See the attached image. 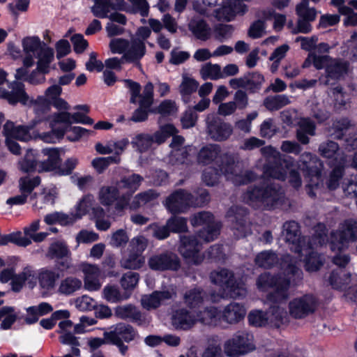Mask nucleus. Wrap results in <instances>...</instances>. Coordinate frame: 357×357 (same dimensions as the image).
I'll return each mask as SVG.
<instances>
[{"instance_id": "obj_1", "label": "nucleus", "mask_w": 357, "mask_h": 357, "mask_svg": "<svg viewBox=\"0 0 357 357\" xmlns=\"http://www.w3.org/2000/svg\"><path fill=\"white\" fill-rule=\"evenodd\" d=\"M261 153L266 158L262 167L263 178L259 183L250 185L243 194L245 203L255 209L271 211L281 206L284 199V191L282 185L273 178L284 181L289 172V182L295 189L302 184L298 171L292 169L295 160L289 155L282 154L272 146L261 148Z\"/></svg>"}, {"instance_id": "obj_2", "label": "nucleus", "mask_w": 357, "mask_h": 357, "mask_svg": "<svg viewBox=\"0 0 357 357\" xmlns=\"http://www.w3.org/2000/svg\"><path fill=\"white\" fill-rule=\"evenodd\" d=\"M197 162L207 165L215 162L219 171L227 180L235 185H248L259 178L252 170L243 171V165L235 153L221 154V148L218 144H208L202 147L197 153Z\"/></svg>"}, {"instance_id": "obj_3", "label": "nucleus", "mask_w": 357, "mask_h": 357, "mask_svg": "<svg viewBox=\"0 0 357 357\" xmlns=\"http://www.w3.org/2000/svg\"><path fill=\"white\" fill-rule=\"evenodd\" d=\"M303 271L294 264H289L284 274L271 275L270 273L260 274L256 281L260 291H266L274 288L267 296V300L273 304L285 302L289 296L291 285L296 286L303 280Z\"/></svg>"}, {"instance_id": "obj_4", "label": "nucleus", "mask_w": 357, "mask_h": 357, "mask_svg": "<svg viewBox=\"0 0 357 357\" xmlns=\"http://www.w3.org/2000/svg\"><path fill=\"white\" fill-rule=\"evenodd\" d=\"M314 234L312 236H301L299 224L294 220L287 221L282 226V234L285 240L291 245L290 249L292 252L301 255L303 248L305 249L312 248V241L317 240L320 245H324L328 242L326 226L324 223H317L314 227Z\"/></svg>"}, {"instance_id": "obj_5", "label": "nucleus", "mask_w": 357, "mask_h": 357, "mask_svg": "<svg viewBox=\"0 0 357 357\" xmlns=\"http://www.w3.org/2000/svg\"><path fill=\"white\" fill-rule=\"evenodd\" d=\"M300 168L305 173V176L310 178V182L306 185L305 190L307 195L314 198L317 194L321 192L322 187L321 160L314 154L310 152H304L300 155Z\"/></svg>"}, {"instance_id": "obj_6", "label": "nucleus", "mask_w": 357, "mask_h": 357, "mask_svg": "<svg viewBox=\"0 0 357 357\" xmlns=\"http://www.w3.org/2000/svg\"><path fill=\"white\" fill-rule=\"evenodd\" d=\"M210 279L213 284L221 287L231 298H243L247 294L245 284L241 280H236L234 273L227 268L212 271Z\"/></svg>"}, {"instance_id": "obj_7", "label": "nucleus", "mask_w": 357, "mask_h": 357, "mask_svg": "<svg viewBox=\"0 0 357 357\" xmlns=\"http://www.w3.org/2000/svg\"><path fill=\"white\" fill-rule=\"evenodd\" d=\"M23 50L26 54L33 53L38 61V68L46 70L47 64L54 60V52L45 43L40 40L38 36H27L23 38Z\"/></svg>"}, {"instance_id": "obj_8", "label": "nucleus", "mask_w": 357, "mask_h": 357, "mask_svg": "<svg viewBox=\"0 0 357 357\" xmlns=\"http://www.w3.org/2000/svg\"><path fill=\"white\" fill-rule=\"evenodd\" d=\"M357 241V220H344L340 229L331 233L329 244L332 251H341L347 247L349 242Z\"/></svg>"}, {"instance_id": "obj_9", "label": "nucleus", "mask_w": 357, "mask_h": 357, "mask_svg": "<svg viewBox=\"0 0 357 357\" xmlns=\"http://www.w3.org/2000/svg\"><path fill=\"white\" fill-rule=\"evenodd\" d=\"M94 4L91 8L93 15L98 18H109L110 22H117L123 26L127 22L126 17L119 13H111L112 10H123L125 8V0H102L98 3L93 0Z\"/></svg>"}, {"instance_id": "obj_10", "label": "nucleus", "mask_w": 357, "mask_h": 357, "mask_svg": "<svg viewBox=\"0 0 357 357\" xmlns=\"http://www.w3.org/2000/svg\"><path fill=\"white\" fill-rule=\"evenodd\" d=\"M190 221L193 227L204 226L197 234L206 243L214 241L220 234L222 224L214 220V216L211 212H199L192 217Z\"/></svg>"}, {"instance_id": "obj_11", "label": "nucleus", "mask_w": 357, "mask_h": 357, "mask_svg": "<svg viewBox=\"0 0 357 357\" xmlns=\"http://www.w3.org/2000/svg\"><path fill=\"white\" fill-rule=\"evenodd\" d=\"M253 335L238 331L224 344L225 354L229 357H238L255 350Z\"/></svg>"}, {"instance_id": "obj_12", "label": "nucleus", "mask_w": 357, "mask_h": 357, "mask_svg": "<svg viewBox=\"0 0 357 357\" xmlns=\"http://www.w3.org/2000/svg\"><path fill=\"white\" fill-rule=\"evenodd\" d=\"M248 213L246 208L237 206H231L227 212L226 217L231 222V229L236 239L252 234L251 225L247 221Z\"/></svg>"}, {"instance_id": "obj_13", "label": "nucleus", "mask_w": 357, "mask_h": 357, "mask_svg": "<svg viewBox=\"0 0 357 357\" xmlns=\"http://www.w3.org/2000/svg\"><path fill=\"white\" fill-rule=\"evenodd\" d=\"M130 194L120 195L119 188L116 185H103L98 192L100 203L105 206H110L115 203V211L122 213L130 204Z\"/></svg>"}, {"instance_id": "obj_14", "label": "nucleus", "mask_w": 357, "mask_h": 357, "mask_svg": "<svg viewBox=\"0 0 357 357\" xmlns=\"http://www.w3.org/2000/svg\"><path fill=\"white\" fill-rule=\"evenodd\" d=\"M318 299L307 294L292 299L288 305L289 314L296 319H301L313 314L318 306Z\"/></svg>"}, {"instance_id": "obj_15", "label": "nucleus", "mask_w": 357, "mask_h": 357, "mask_svg": "<svg viewBox=\"0 0 357 357\" xmlns=\"http://www.w3.org/2000/svg\"><path fill=\"white\" fill-rule=\"evenodd\" d=\"M164 205L172 214L183 213L190 206H197L198 203L194 196L185 190L179 189L170 194L165 199Z\"/></svg>"}, {"instance_id": "obj_16", "label": "nucleus", "mask_w": 357, "mask_h": 357, "mask_svg": "<svg viewBox=\"0 0 357 357\" xmlns=\"http://www.w3.org/2000/svg\"><path fill=\"white\" fill-rule=\"evenodd\" d=\"M148 266L155 271H177L181 264L176 254L165 251L151 255L148 259Z\"/></svg>"}, {"instance_id": "obj_17", "label": "nucleus", "mask_w": 357, "mask_h": 357, "mask_svg": "<svg viewBox=\"0 0 357 357\" xmlns=\"http://www.w3.org/2000/svg\"><path fill=\"white\" fill-rule=\"evenodd\" d=\"M333 263L340 268H344L350 261L348 255L337 254L333 258ZM351 275L342 268L333 270L328 278L329 284L333 289H344L350 282Z\"/></svg>"}, {"instance_id": "obj_18", "label": "nucleus", "mask_w": 357, "mask_h": 357, "mask_svg": "<svg viewBox=\"0 0 357 357\" xmlns=\"http://www.w3.org/2000/svg\"><path fill=\"white\" fill-rule=\"evenodd\" d=\"M206 128L211 139L218 142L227 140L233 132V127L230 123L213 114L207 116Z\"/></svg>"}, {"instance_id": "obj_19", "label": "nucleus", "mask_w": 357, "mask_h": 357, "mask_svg": "<svg viewBox=\"0 0 357 357\" xmlns=\"http://www.w3.org/2000/svg\"><path fill=\"white\" fill-rule=\"evenodd\" d=\"M264 82L263 75L258 72H252L242 77L230 79L229 85L234 89L243 88L250 93H255L261 89Z\"/></svg>"}, {"instance_id": "obj_20", "label": "nucleus", "mask_w": 357, "mask_h": 357, "mask_svg": "<svg viewBox=\"0 0 357 357\" xmlns=\"http://www.w3.org/2000/svg\"><path fill=\"white\" fill-rule=\"evenodd\" d=\"M198 236H181L179 252L181 255L187 259L198 264L202 261V258L199 255L202 250V243L198 240Z\"/></svg>"}, {"instance_id": "obj_21", "label": "nucleus", "mask_w": 357, "mask_h": 357, "mask_svg": "<svg viewBox=\"0 0 357 357\" xmlns=\"http://www.w3.org/2000/svg\"><path fill=\"white\" fill-rule=\"evenodd\" d=\"M10 91L0 88V98L6 99L9 104L15 105L18 102L24 105L29 103V97L25 91L24 84L13 81L8 84Z\"/></svg>"}, {"instance_id": "obj_22", "label": "nucleus", "mask_w": 357, "mask_h": 357, "mask_svg": "<svg viewBox=\"0 0 357 357\" xmlns=\"http://www.w3.org/2000/svg\"><path fill=\"white\" fill-rule=\"evenodd\" d=\"M37 125V121H31L27 126H15L13 122L8 121L3 126V132L6 137H13L20 141L28 142L34 138L31 130Z\"/></svg>"}, {"instance_id": "obj_23", "label": "nucleus", "mask_w": 357, "mask_h": 357, "mask_svg": "<svg viewBox=\"0 0 357 357\" xmlns=\"http://www.w3.org/2000/svg\"><path fill=\"white\" fill-rule=\"evenodd\" d=\"M215 10V16L218 20L231 21L236 15H244L248 11L247 6L241 0H229L223 2Z\"/></svg>"}, {"instance_id": "obj_24", "label": "nucleus", "mask_w": 357, "mask_h": 357, "mask_svg": "<svg viewBox=\"0 0 357 357\" xmlns=\"http://www.w3.org/2000/svg\"><path fill=\"white\" fill-rule=\"evenodd\" d=\"M349 64L341 59H332L326 68L325 76L319 79L321 85L327 86L331 84V80L337 81L347 74Z\"/></svg>"}, {"instance_id": "obj_25", "label": "nucleus", "mask_w": 357, "mask_h": 357, "mask_svg": "<svg viewBox=\"0 0 357 357\" xmlns=\"http://www.w3.org/2000/svg\"><path fill=\"white\" fill-rule=\"evenodd\" d=\"M84 273V286L89 291H96L100 289L101 271L98 266L95 264H84L82 266Z\"/></svg>"}, {"instance_id": "obj_26", "label": "nucleus", "mask_w": 357, "mask_h": 357, "mask_svg": "<svg viewBox=\"0 0 357 357\" xmlns=\"http://www.w3.org/2000/svg\"><path fill=\"white\" fill-rule=\"evenodd\" d=\"M220 319L229 324H236L242 321L246 315L245 306L236 302H231L222 310H220Z\"/></svg>"}, {"instance_id": "obj_27", "label": "nucleus", "mask_w": 357, "mask_h": 357, "mask_svg": "<svg viewBox=\"0 0 357 357\" xmlns=\"http://www.w3.org/2000/svg\"><path fill=\"white\" fill-rule=\"evenodd\" d=\"M137 335V333L134 328L125 323L117 324L113 330L104 333L105 340H114L116 339L126 342L134 340Z\"/></svg>"}, {"instance_id": "obj_28", "label": "nucleus", "mask_w": 357, "mask_h": 357, "mask_svg": "<svg viewBox=\"0 0 357 357\" xmlns=\"http://www.w3.org/2000/svg\"><path fill=\"white\" fill-rule=\"evenodd\" d=\"M176 296L174 289L165 291H155L150 295L142 298V304L147 310L158 307L163 302L172 299Z\"/></svg>"}, {"instance_id": "obj_29", "label": "nucleus", "mask_w": 357, "mask_h": 357, "mask_svg": "<svg viewBox=\"0 0 357 357\" xmlns=\"http://www.w3.org/2000/svg\"><path fill=\"white\" fill-rule=\"evenodd\" d=\"M189 31L198 40L206 41L212 34V30L206 21L200 16H193L189 21Z\"/></svg>"}, {"instance_id": "obj_30", "label": "nucleus", "mask_w": 357, "mask_h": 357, "mask_svg": "<svg viewBox=\"0 0 357 357\" xmlns=\"http://www.w3.org/2000/svg\"><path fill=\"white\" fill-rule=\"evenodd\" d=\"M146 52L145 43L139 38H132L129 43L127 51L123 54L126 62L136 63L140 66V60Z\"/></svg>"}, {"instance_id": "obj_31", "label": "nucleus", "mask_w": 357, "mask_h": 357, "mask_svg": "<svg viewBox=\"0 0 357 357\" xmlns=\"http://www.w3.org/2000/svg\"><path fill=\"white\" fill-rule=\"evenodd\" d=\"M172 324L176 329L187 331L196 324V317L185 308H181L173 312Z\"/></svg>"}, {"instance_id": "obj_32", "label": "nucleus", "mask_w": 357, "mask_h": 357, "mask_svg": "<svg viewBox=\"0 0 357 357\" xmlns=\"http://www.w3.org/2000/svg\"><path fill=\"white\" fill-rule=\"evenodd\" d=\"M320 245L317 240L315 239L312 241V248L310 249H305L306 246L303 248V252L298 256L301 257L303 255H305V268L308 272H315L318 271L320 267L323 265V261L321 259V256L314 251V248L318 246H322Z\"/></svg>"}, {"instance_id": "obj_33", "label": "nucleus", "mask_w": 357, "mask_h": 357, "mask_svg": "<svg viewBox=\"0 0 357 357\" xmlns=\"http://www.w3.org/2000/svg\"><path fill=\"white\" fill-rule=\"evenodd\" d=\"M206 293L201 287L195 286L185 291L183 296L184 303L190 309L199 307L204 302Z\"/></svg>"}, {"instance_id": "obj_34", "label": "nucleus", "mask_w": 357, "mask_h": 357, "mask_svg": "<svg viewBox=\"0 0 357 357\" xmlns=\"http://www.w3.org/2000/svg\"><path fill=\"white\" fill-rule=\"evenodd\" d=\"M33 107L36 118L32 121H37L38 125L43 121H50L49 112L51 109V103L48 99L43 96H39L35 100L30 101Z\"/></svg>"}, {"instance_id": "obj_35", "label": "nucleus", "mask_w": 357, "mask_h": 357, "mask_svg": "<svg viewBox=\"0 0 357 357\" xmlns=\"http://www.w3.org/2000/svg\"><path fill=\"white\" fill-rule=\"evenodd\" d=\"M60 275L50 268H41L38 271V281L40 287L45 291L53 289Z\"/></svg>"}, {"instance_id": "obj_36", "label": "nucleus", "mask_w": 357, "mask_h": 357, "mask_svg": "<svg viewBox=\"0 0 357 357\" xmlns=\"http://www.w3.org/2000/svg\"><path fill=\"white\" fill-rule=\"evenodd\" d=\"M42 153L47 156V158L40 163L38 171H57L61 162L59 150L56 148H46L42 150Z\"/></svg>"}, {"instance_id": "obj_37", "label": "nucleus", "mask_w": 357, "mask_h": 357, "mask_svg": "<svg viewBox=\"0 0 357 357\" xmlns=\"http://www.w3.org/2000/svg\"><path fill=\"white\" fill-rule=\"evenodd\" d=\"M115 315L119 319H129L138 324H142L145 320L142 312L131 304L116 307Z\"/></svg>"}, {"instance_id": "obj_38", "label": "nucleus", "mask_w": 357, "mask_h": 357, "mask_svg": "<svg viewBox=\"0 0 357 357\" xmlns=\"http://www.w3.org/2000/svg\"><path fill=\"white\" fill-rule=\"evenodd\" d=\"M195 151V148L192 146L171 151L169 160L173 165H189L192 161Z\"/></svg>"}, {"instance_id": "obj_39", "label": "nucleus", "mask_w": 357, "mask_h": 357, "mask_svg": "<svg viewBox=\"0 0 357 357\" xmlns=\"http://www.w3.org/2000/svg\"><path fill=\"white\" fill-rule=\"evenodd\" d=\"M53 310L50 304L42 302L38 305L31 306L26 309V315L24 321L27 324H33L38 321L40 317L45 315Z\"/></svg>"}, {"instance_id": "obj_40", "label": "nucleus", "mask_w": 357, "mask_h": 357, "mask_svg": "<svg viewBox=\"0 0 357 357\" xmlns=\"http://www.w3.org/2000/svg\"><path fill=\"white\" fill-rule=\"evenodd\" d=\"M347 158L342 156L337 162V166L331 172L326 181L327 188L329 190H335L340 185V181L343 175V168L347 166Z\"/></svg>"}, {"instance_id": "obj_41", "label": "nucleus", "mask_w": 357, "mask_h": 357, "mask_svg": "<svg viewBox=\"0 0 357 357\" xmlns=\"http://www.w3.org/2000/svg\"><path fill=\"white\" fill-rule=\"evenodd\" d=\"M352 126L353 124L349 118L340 117L333 121L328 130L335 139H342L345 132Z\"/></svg>"}, {"instance_id": "obj_42", "label": "nucleus", "mask_w": 357, "mask_h": 357, "mask_svg": "<svg viewBox=\"0 0 357 357\" xmlns=\"http://www.w3.org/2000/svg\"><path fill=\"white\" fill-rule=\"evenodd\" d=\"M145 257L143 255L129 251L127 255L122 257L120 260L121 266L125 269L139 270L144 266Z\"/></svg>"}, {"instance_id": "obj_43", "label": "nucleus", "mask_w": 357, "mask_h": 357, "mask_svg": "<svg viewBox=\"0 0 357 357\" xmlns=\"http://www.w3.org/2000/svg\"><path fill=\"white\" fill-rule=\"evenodd\" d=\"M82 286V282L80 279L68 276L61 281L58 287V293L61 295L70 296L79 290Z\"/></svg>"}, {"instance_id": "obj_44", "label": "nucleus", "mask_w": 357, "mask_h": 357, "mask_svg": "<svg viewBox=\"0 0 357 357\" xmlns=\"http://www.w3.org/2000/svg\"><path fill=\"white\" fill-rule=\"evenodd\" d=\"M196 322L199 321L204 325L216 324L217 321L220 319V310L218 307L210 306L205 307L197 313Z\"/></svg>"}, {"instance_id": "obj_45", "label": "nucleus", "mask_w": 357, "mask_h": 357, "mask_svg": "<svg viewBox=\"0 0 357 357\" xmlns=\"http://www.w3.org/2000/svg\"><path fill=\"white\" fill-rule=\"evenodd\" d=\"M50 127L52 128L50 131L38 133L37 135L34 136V138H38L45 143L54 144L63 137L66 132L65 128L59 127L54 128V125L53 123H50Z\"/></svg>"}, {"instance_id": "obj_46", "label": "nucleus", "mask_w": 357, "mask_h": 357, "mask_svg": "<svg viewBox=\"0 0 357 357\" xmlns=\"http://www.w3.org/2000/svg\"><path fill=\"white\" fill-rule=\"evenodd\" d=\"M277 254L272 250H265L259 252L255 257V264L266 269H269L278 263Z\"/></svg>"}, {"instance_id": "obj_47", "label": "nucleus", "mask_w": 357, "mask_h": 357, "mask_svg": "<svg viewBox=\"0 0 357 357\" xmlns=\"http://www.w3.org/2000/svg\"><path fill=\"white\" fill-rule=\"evenodd\" d=\"M94 202V197L91 194L84 195L79 200L75 206V213H70L75 218V222L82 218V216L86 215L92 208Z\"/></svg>"}, {"instance_id": "obj_48", "label": "nucleus", "mask_w": 357, "mask_h": 357, "mask_svg": "<svg viewBox=\"0 0 357 357\" xmlns=\"http://www.w3.org/2000/svg\"><path fill=\"white\" fill-rule=\"evenodd\" d=\"M102 297L109 303H117L128 299L130 294H123L117 286L107 284L102 290Z\"/></svg>"}, {"instance_id": "obj_49", "label": "nucleus", "mask_w": 357, "mask_h": 357, "mask_svg": "<svg viewBox=\"0 0 357 357\" xmlns=\"http://www.w3.org/2000/svg\"><path fill=\"white\" fill-rule=\"evenodd\" d=\"M44 221L47 225H52L59 224L62 226L72 225L75 222V218L70 214H66L63 212L55 211L47 214L44 217Z\"/></svg>"}, {"instance_id": "obj_50", "label": "nucleus", "mask_w": 357, "mask_h": 357, "mask_svg": "<svg viewBox=\"0 0 357 357\" xmlns=\"http://www.w3.org/2000/svg\"><path fill=\"white\" fill-rule=\"evenodd\" d=\"M71 255V252L66 243L57 241L50 244L46 257L50 259L59 260L60 258Z\"/></svg>"}, {"instance_id": "obj_51", "label": "nucleus", "mask_w": 357, "mask_h": 357, "mask_svg": "<svg viewBox=\"0 0 357 357\" xmlns=\"http://www.w3.org/2000/svg\"><path fill=\"white\" fill-rule=\"evenodd\" d=\"M339 149V144L337 142H335L331 140H327L326 142H324L319 146V153L322 157L326 158H332L335 155H336V160L338 158L340 160V158L342 156L347 158V155H345L344 153H342V155L338 153Z\"/></svg>"}, {"instance_id": "obj_52", "label": "nucleus", "mask_w": 357, "mask_h": 357, "mask_svg": "<svg viewBox=\"0 0 357 357\" xmlns=\"http://www.w3.org/2000/svg\"><path fill=\"white\" fill-rule=\"evenodd\" d=\"M153 137L147 133L136 135L131 141V144L139 153L147 151L153 145Z\"/></svg>"}, {"instance_id": "obj_53", "label": "nucleus", "mask_w": 357, "mask_h": 357, "mask_svg": "<svg viewBox=\"0 0 357 357\" xmlns=\"http://www.w3.org/2000/svg\"><path fill=\"white\" fill-rule=\"evenodd\" d=\"M290 103L287 95H275L268 96L264 100V105L269 111H277Z\"/></svg>"}, {"instance_id": "obj_54", "label": "nucleus", "mask_w": 357, "mask_h": 357, "mask_svg": "<svg viewBox=\"0 0 357 357\" xmlns=\"http://www.w3.org/2000/svg\"><path fill=\"white\" fill-rule=\"evenodd\" d=\"M177 132V130L172 124L167 123L160 127V129L156 131L153 137V143L161 144L164 143L167 139L173 136Z\"/></svg>"}, {"instance_id": "obj_55", "label": "nucleus", "mask_w": 357, "mask_h": 357, "mask_svg": "<svg viewBox=\"0 0 357 357\" xmlns=\"http://www.w3.org/2000/svg\"><path fill=\"white\" fill-rule=\"evenodd\" d=\"M198 86L199 83L195 79L188 77H183L179 91L184 102H189L190 96L197 90Z\"/></svg>"}, {"instance_id": "obj_56", "label": "nucleus", "mask_w": 357, "mask_h": 357, "mask_svg": "<svg viewBox=\"0 0 357 357\" xmlns=\"http://www.w3.org/2000/svg\"><path fill=\"white\" fill-rule=\"evenodd\" d=\"M139 280V274L138 273L129 271L124 273L121 280L120 284L125 290L126 294H131V292L136 287Z\"/></svg>"}, {"instance_id": "obj_57", "label": "nucleus", "mask_w": 357, "mask_h": 357, "mask_svg": "<svg viewBox=\"0 0 357 357\" xmlns=\"http://www.w3.org/2000/svg\"><path fill=\"white\" fill-rule=\"evenodd\" d=\"M200 75L204 80L210 79L217 80L222 79L221 74V67L218 64L207 63L203 65L200 69Z\"/></svg>"}, {"instance_id": "obj_58", "label": "nucleus", "mask_w": 357, "mask_h": 357, "mask_svg": "<svg viewBox=\"0 0 357 357\" xmlns=\"http://www.w3.org/2000/svg\"><path fill=\"white\" fill-rule=\"evenodd\" d=\"M143 177L137 174H132L128 176H124L121 178L119 183L121 185V187L128 189L129 192L126 194H132L139 188L143 181Z\"/></svg>"}, {"instance_id": "obj_59", "label": "nucleus", "mask_w": 357, "mask_h": 357, "mask_svg": "<svg viewBox=\"0 0 357 357\" xmlns=\"http://www.w3.org/2000/svg\"><path fill=\"white\" fill-rule=\"evenodd\" d=\"M158 197V194L153 190H149L147 191L137 194L133 199L130 205L131 209H137L142 204H145Z\"/></svg>"}, {"instance_id": "obj_60", "label": "nucleus", "mask_w": 357, "mask_h": 357, "mask_svg": "<svg viewBox=\"0 0 357 357\" xmlns=\"http://www.w3.org/2000/svg\"><path fill=\"white\" fill-rule=\"evenodd\" d=\"M37 161L34 157L33 150H27L24 158L19 162V168L24 173H31L36 171Z\"/></svg>"}, {"instance_id": "obj_61", "label": "nucleus", "mask_w": 357, "mask_h": 357, "mask_svg": "<svg viewBox=\"0 0 357 357\" xmlns=\"http://www.w3.org/2000/svg\"><path fill=\"white\" fill-rule=\"evenodd\" d=\"M296 13L298 18L314 21L317 17V10L314 8H310L308 1L302 0L296 5Z\"/></svg>"}, {"instance_id": "obj_62", "label": "nucleus", "mask_w": 357, "mask_h": 357, "mask_svg": "<svg viewBox=\"0 0 357 357\" xmlns=\"http://www.w3.org/2000/svg\"><path fill=\"white\" fill-rule=\"evenodd\" d=\"M40 178L38 176L30 178L24 176L20 178L19 180V188L22 193H25L27 195H31L35 188L40 184Z\"/></svg>"}, {"instance_id": "obj_63", "label": "nucleus", "mask_w": 357, "mask_h": 357, "mask_svg": "<svg viewBox=\"0 0 357 357\" xmlns=\"http://www.w3.org/2000/svg\"><path fill=\"white\" fill-rule=\"evenodd\" d=\"M153 84L148 82L144 88L142 93L139 98V105L140 107H144V109H149L153 102Z\"/></svg>"}, {"instance_id": "obj_64", "label": "nucleus", "mask_w": 357, "mask_h": 357, "mask_svg": "<svg viewBox=\"0 0 357 357\" xmlns=\"http://www.w3.org/2000/svg\"><path fill=\"white\" fill-rule=\"evenodd\" d=\"M234 32V27L231 24H219L213 29L214 37L220 42L231 38Z\"/></svg>"}]
</instances>
